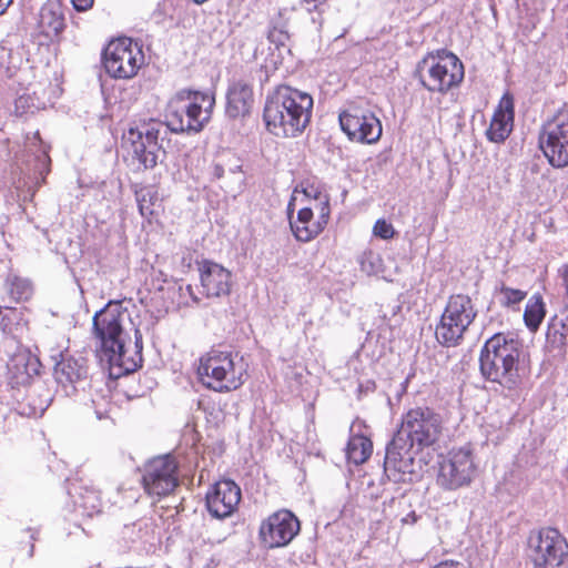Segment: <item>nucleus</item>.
Masks as SVG:
<instances>
[{
  "instance_id": "nucleus-59",
  "label": "nucleus",
  "mask_w": 568,
  "mask_h": 568,
  "mask_svg": "<svg viewBox=\"0 0 568 568\" xmlns=\"http://www.w3.org/2000/svg\"><path fill=\"white\" fill-rule=\"evenodd\" d=\"M447 565V561H440L439 564H436L433 566V568H443V566Z\"/></svg>"
},
{
  "instance_id": "nucleus-36",
  "label": "nucleus",
  "mask_w": 568,
  "mask_h": 568,
  "mask_svg": "<svg viewBox=\"0 0 568 568\" xmlns=\"http://www.w3.org/2000/svg\"><path fill=\"white\" fill-rule=\"evenodd\" d=\"M361 270L367 275H376L382 272L383 260L381 255L373 250H365L358 256Z\"/></svg>"
},
{
  "instance_id": "nucleus-16",
  "label": "nucleus",
  "mask_w": 568,
  "mask_h": 568,
  "mask_svg": "<svg viewBox=\"0 0 568 568\" xmlns=\"http://www.w3.org/2000/svg\"><path fill=\"white\" fill-rule=\"evenodd\" d=\"M241 497V488L234 480H217L205 495L206 509L214 518L230 517L237 509Z\"/></svg>"
},
{
  "instance_id": "nucleus-27",
  "label": "nucleus",
  "mask_w": 568,
  "mask_h": 568,
  "mask_svg": "<svg viewBox=\"0 0 568 568\" xmlns=\"http://www.w3.org/2000/svg\"><path fill=\"white\" fill-rule=\"evenodd\" d=\"M133 192L140 215L152 222L162 210V199L158 189L154 185L134 184Z\"/></svg>"
},
{
  "instance_id": "nucleus-62",
  "label": "nucleus",
  "mask_w": 568,
  "mask_h": 568,
  "mask_svg": "<svg viewBox=\"0 0 568 568\" xmlns=\"http://www.w3.org/2000/svg\"><path fill=\"white\" fill-rule=\"evenodd\" d=\"M34 138L38 139L41 142L39 132H36Z\"/></svg>"
},
{
  "instance_id": "nucleus-17",
  "label": "nucleus",
  "mask_w": 568,
  "mask_h": 568,
  "mask_svg": "<svg viewBox=\"0 0 568 568\" xmlns=\"http://www.w3.org/2000/svg\"><path fill=\"white\" fill-rule=\"evenodd\" d=\"M16 351L7 364L8 377L13 387L28 385L34 376L40 374L42 364L39 357L22 345L13 346Z\"/></svg>"
},
{
  "instance_id": "nucleus-47",
  "label": "nucleus",
  "mask_w": 568,
  "mask_h": 568,
  "mask_svg": "<svg viewBox=\"0 0 568 568\" xmlns=\"http://www.w3.org/2000/svg\"><path fill=\"white\" fill-rule=\"evenodd\" d=\"M77 366V371L73 369V375H75L77 379H82L88 376V365L85 362L78 364L77 361H73Z\"/></svg>"
},
{
  "instance_id": "nucleus-18",
  "label": "nucleus",
  "mask_w": 568,
  "mask_h": 568,
  "mask_svg": "<svg viewBox=\"0 0 568 568\" xmlns=\"http://www.w3.org/2000/svg\"><path fill=\"white\" fill-rule=\"evenodd\" d=\"M202 293L207 298L229 296L232 287V274L222 265L203 260L199 267Z\"/></svg>"
},
{
  "instance_id": "nucleus-14",
  "label": "nucleus",
  "mask_w": 568,
  "mask_h": 568,
  "mask_svg": "<svg viewBox=\"0 0 568 568\" xmlns=\"http://www.w3.org/2000/svg\"><path fill=\"white\" fill-rule=\"evenodd\" d=\"M338 120L342 131L351 141L372 144L381 139V121L366 108L352 103L339 113Z\"/></svg>"
},
{
  "instance_id": "nucleus-20",
  "label": "nucleus",
  "mask_w": 568,
  "mask_h": 568,
  "mask_svg": "<svg viewBox=\"0 0 568 568\" xmlns=\"http://www.w3.org/2000/svg\"><path fill=\"white\" fill-rule=\"evenodd\" d=\"M225 98V113L230 119L246 118L251 114L255 100L252 83L247 79L232 80Z\"/></svg>"
},
{
  "instance_id": "nucleus-5",
  "label": "nucleus",
  "mask_w": 568,
  "mask_h": 568,
  "mask_svg": "<svg viewBox=\"0 0 568 568\" xmlns=\"http://www.w3.org/2000/svg\"><path fill=\"white\" fill-rule=\"evenodd\" d=\"M414 77L428 92L445 95L460 85L465 69L455 53L439 49L428 52L417 63Z\"/></svg>"
},
{
  "instance_id": "nucleus-45",
  "label": "nucleus",
  "mask_w": 568,
  "mask_h": 568,
  "mask_svg": "<svg viewBox=\"0 0 568 568\" xmlns=\"http://www.w3.org/2000/svg\"><path fill=\"white\" fill-rule=\"evenodd\" d=\"M94 0H73V10L78 12L88 11L93 7Z\"/></svg>"
},
{
  "instance_id": "nucleus-6",
  "label": "nucleus",
  "mask_w": 568,
  "mask_h": 568,
  "mask_svg": "<svg viewBox=\"0 0 568 568\" xmlns=\"http://www.w3.org/2000/svg\"><path fill=\"white\" fill-rule=\"evenodd\" d=\"M478 311L467 294H452L435 328V338L443 347L459 346Z\"/></svg>"
},
{
  "instance_id": "nucleus-25",
  "label": "nucleus",
  "mask_w": 568,
  "mask_h": 568,
  "mask_svg": "<svg viewBox=\"0 0 568 568\" xmlns=\"http://www.w3.org/2000/svg\"><path fill=\"white\" fill-rule=\"evenodd\" d=\"M115 355H120L119 359L111 361L105 354H99L100 361L108 365L109 376L118 379L124 375L135 372L142 365V355L140 351H135L134 356H126L125 341L121 343V347H113Z\"/></svg>"
},
{
  "instance_id": "nucleus-35",
  "label": "nucleus",
  "mask_w": 568,
  "mask_h": 568,
  "mask_svg": "<svg viewBox=\"0 0 568 568\" xmlns=\"http://www.w3.org/2000/svg\"><path fill=\"white\" fill-rule=\"evenodd\" d=\"M293 566H312L316 564V550L312 542L301 545L290 556Z\"/></svg>"
},
{
  "instance_id": "nucleus-57",
  "label": "nucleus",
  "mask_w": 568,
  "mask_h": 568,
  "mask_svg": "<svg viewBox=\"0 0 568 568\" xmlns=\"http://www.w3.org/2000/svg\"><path fill=\"white\" fill-rule=\"evenodd\" d=\"M28 531L30 532V540L34 541L37 538H36V534H37V530H33V529H28Z\"/></svg>"
},
{
  "instance_id": "nucleus-29",
  "label": "nucleus",
  "mask_w": 568,
  "mask_h": 568,
  "mask_svg": "<svg viewBox=\"0 0 568 568\" xmlns=\"http://www.w3.org/2000/svg\"><path fill=\"white\" fill-rule=\"evenodd\" d=\"M290 18L286 9H280L268 21L267 40L277 49L286 47L291 34L288 32Z\"/></svg>"
},
{
  "instance_id": "nucleus-52",
  "label": "nucleus",
  "mask_w": 568,
  "mask_h": 568,
  "mask_svg": "<svg viewBox=\"0 0 568 568\" xmlns=\"http://www.w3.org/2000/svg\"><path fill=\"white\" fill-rule=\"evenodd\" d=\"M135 347L136 351H140V354L142 355V335L139 331L135 332Z\"/></svg>"
},
{
  "instance_id": "nucleus-33",
  "label": "nucleus",
  "mask_w": 568,
  "mask_h": 568,
  "mask_svg": "<svg viewBox=\"0 0 568 568\" xmlns=\"http://www.w3.org/2000/svg\"><path fill=\"white\" fill-rule=\"evenodd\" d=\"M51 358L54 361L53 376L59 385L67 388L71 383V357L68 349L52 352Z\"/></svg>"
},
{
  "instance_id": "nucleus-41",
  "label": "nucleus",
  "mask_w": 568,
  "mask_h": 568,
  "mask_svg": "<svg viewBox=\"0 0 568 568\" xmlns=\"http://www.w3.org/2000/svg\"><path fill=\"white\" fill-rule=\"evenodd\" d=\"M313 210L311 207H303L297 212V219L295 222L290 220L291 223H296L298 226H311L310 223L313 220Z\"/></svg>"
},
{
  "instance_id": "nucleus-51",
  "label": "nucleus",
  "mask_w": 568,
  "mask_h": 568,
  "mask_svg": "<svg viewBox=\"0 0 568 568\" xmlns=\"http://www.w3.org/2000/svg\"><path fill=\"white\" fill-rule=\"evenodd\" d=\"M257 72H258V81H260L261 85L263 87L266 82H268V78H270L267 67L261 65Z\"/></svg>"
},
{
  "instance_id": "nucleus-1",
  "label": "nucleus",
  "mask_w": 568,
  "mask_h": 568,
  "mask_svg": "<svg viewBox=\"0 0 568 568\" xmlns=\"http://www.w3.org/2000/svg\"><path fill=\"white\" fill-rule=\"evenodd\" d=\"M215 106L214 93L181 89L175 92L165 110V122L154 119L130 128L124 140L130 144L129 154L138 171L154 169L165 158L161 143L168 131L175 134H197L204 130Z\"/></svg>"
},
{
  "instance_id": "nucleus-15",
  "label": "nucleus",
  "mask_w": 568,
  "mask_h": 568,
  "mask_svg": "<svg viewBox=\"0 0 568 568\" xmlns=\"http://www.w3.org/2000/svg\"><path fill=\"white\" fill-rule=\"evenodd\" d=\"M301 530V523L290 509L283 508L271 514L261 523L258 536L267 548L287 546Z\"/></svg>"
},
{
  "instance_id": "nucleus-11",
  "label": "nucleus",
  "mask_w": 568,
  "mask_h": 568,
  "mask_svg": "<svg viewBox=\"0 0 568 568\" xmlns=\"http://www.w3.org/2000/svg\"><path fill=\"white\" fill-rule=\"evenodd\" d=\"M527 545L528 557L535 568H558L568 558V542L557 528L542 527L531 530Z\"/></svg>"
},
{
  "instance_id": "nucleus-24",
  "label": "nucleus",
  "mask_w": 568,
  "mask_h": 568,
  "mask_svg": "<svg viewBox=\"0 0 568 568\" xmlns=\"http://www.w3.org/2000/svg\"><path fill=\"white\" fill-rule=\"evenodd\" d=\"M65 28L63 8L60 0H48L40 10L39 29L49 39H54Z\"/></svg>"
},
{
  "instance_id": "nucleus-38",
  "label": "nucleus",
  "mask_w": 568,
  "mask_h": 568,
  "mask_svg": "<svg viewBox=\"0 0 568 568\" xmlns=\"http://www.w3.org/2000/svg\"><path fill=\"white\" fill-rule=\"evenodd\" d=\"M233 160H235V154L230 152L219 155L210 166L212 179H222L226 172V164H231Z\"/></svg>"
},
{
  "instance_id": "nucleus-49",
  "label": "nucleus",
  "mask_w": 568,
  "mask_h": 568,
  "mask_svg": "<svg viewBox=\"0 0 568 568\" xmlns=\"http://www.w3.org/2000/svg\"><path fill=\"white\" fill-rule=\"evenodd\" d=\"M242 168H243V165L241 164L240 159H237L236 156H235V160H233L231 162V164H226V171L232 174L241 173Z\"/></svg>"
},
{
  "instance_id": "nucleus-56",
  "label": "nucleus",
  "mask_w": 568,
  "mask_h": 568,
  "mask_svg": "<svg viewBox=\"0 0 568 568\" xmlns=\"http://www.w3.org/2000/svg\"><path fill=\"white\" fill-rule=\"evenodd\" d=\"M42 160H43V163L50 161V159L48 156V151L45 149L42 150Z\"/></svg>"
},
{
  "instance_id": "nucleus-19",
  "label": "nucleus",
  "mask_w": 568,
  "mask_h": 568,
  "mask_svg": "<svg viewBox=\"0 0 568 568\" xmlns=\"http://www.w3.org/2000/svg\"><path fill=\"white\" fill-rule=\"evenodd\" d=\"M515 100L510 92L504 93L490 120L485 135L489 142L504 143L514 130Z\"/></svg>"
},
{
  "instance_id": "nucleus-10",
  "label": "nucleus",
  "mask_w": 568,
  "mask_h": 568,
  "mask_svg": "<svg viewBox=\"0 0 568 568\" xmlns=\"http://www.w3.org/2000/svg\"><path fill=\"white\" fill-rule=\"evenodd\" d=\"M125 308L120 301H109L108 304L98 311L92 320L93 336L99 343V354H105L111 361L119 359L113 347H121L125 341L123 329V317Z\"/></svg>"
},
{
  "instance_id": "nucleus-54",
  "label": "nucleus",
  "mask_w": 568,
  "mask_h": 568,
  "mask_svg": "<svg viewBox=\"0 0 568 568\" xmlns=\"http://www.w3.org/2000/svg\"><path fill=\"white\" fill-rule=\"evenodd\" d=\"M182 265L186 266V267H191V264H192V254L189 253L186 256H183L182 257V261H181Z\"/></svg>"
},
{
  "instance_id": "nucleus-58",
  "label": "nucleus",
  "mask_w": 568,
  "mask_h": 568,
  "mask_svg": "<svg viewBox=\"0 0 568 568\" xmlns=\"http://www.w3.org/2000/svg\"><path fill=\"white\" fill-rule=\"evenodd\" d=\"M407 384H408V378H406V379L402 383V393H405V392H406Z\"/></svg>"
},
{
  "instance_id": "nucleus-22",
  "label": "nucleus",
  "mask_w": 568,
  "mask_h": 568,
  "mask_svg": "<svg viewBox=\"0 0 568 568\" xmlns=\"http://www.w3.org/2000/svg\"><path fill=\"white\" fill-rule=\"evenodd\" d=\"M568 346V315L552 316L547 325L546 349L554 357L565 359Z\"/></svg>"
},
{
  "instance_id": "nucleus-55",
  "label": "nucleus",
  "mask_w": 568,
  "mask_h": 568,
  "mask_svg": "<svg viewBox=\"0 0 568 568\" xmlns=\"http://www.w3.org/2000/svg\"><path fill=\"white\" fill-rule=\"evenodd\" d=\"M294 201L295 199L292 197L287 204V214L291 216V214L294 212Z\"/></svg>"
},
{
  "instance_id": "nucleus-9",
  "label": "nucleus",
  "mask_w": 568,
  "mask_h": 568,
  "mask_svg": "<svg viewBox=\"0 0 568 568\" xmlns=\"http://www.w3.org/2000/svg\"><path fill=\"white\" fill-rule=\"evenodd\" d=\"M538 145L554 169L568 166V106L564 104L540 128Z\"/></svg>"
},
{
  "instance_id": "nucleus-8",
  "label": "nucleus",
  "mask_w": 568,
  "mask_h": 568,
  "mask_svg": "<svg viewBox=\"0 0 568 568\" xmlns=\"http://www.w3.org/2000/svg\"><path fill=\"white\" fill-rule=\"evenodd\" d=\"M142 45L128 37L111 40L101 53V63L112 79L134 78L144 64Z\"/></svg>"
},
{
  "instance_id": "nucleus-28",
  "label": "nucleus",
  "mask_w": 568,
  "mask_h": 568,
  "mask_svg": "<svg viewBox=\"0 0 568 568\" xmlns=\"http://www.w3.org/2000/svg\"><path fill=\"white\" fill-rule=\"evenodd\" d=\"M331 214L329 199L324 196V200L318 204V219L311 226H298L296 223H291V230L298 242H310L317 237L326 227Z\"/></svg>"
},
{
  "instance_id": "nucleus-26",
  "label": "nucleus",
  "mask_w": 568,
  "mask_h": 568,
  "mask_svg": "<svg viewBox=\"0 0 568 568\" xmlns=\"http://www.w3.org/2000/svg\"><path fill=\"white\" fill-rule=\"evenodd\" d=\"M77 481L82 483V478H77ZM73 511L78 513L83 517H92L94 514L100 513L101 509V497L100 493L91 485L80 484L75 486L73 484Z\"/></svg>"
},
{
  "instance_id": "nucleus-40",
  "label": "nucleus",
  "mask_w": 568,
  "mask_h": 568,
  "mask_svg": "<svg viewBox=\"0 0 568 568\" xmlns=\"http://www.w3.org/2000/svg\"><path fill=\"white\" fill-rule=\"evenodd\" d=\"M373 233H374V235H376L383 240H388L394 236L395 230L390 223L386 222L383 219H379L376 221V223L373 227Z\"/></svg>"
},
{
  "instance_id": "nucleus-2",
  "label": "nucleus",
  "mask_w": 568,
  "mask_h": 568,
  "mask_svg": "<svg viewBox=\"0 0 568 568\" xmlns=\"http://www.w3.org/2000/svg\"><path fill=\"white\" fill-rule=\"evenodd\" d=\"M443 418L428 406L408 409L386 444L384 477L393 483H413L417 477L415 456L433 448L440 439Z\"/></svg>"
},
{
  "instance_id": "nucleus-60",
  "label": "nucleus",
  "mask_w": 568,
  "mask_h": 568,
  "mask_svg": "<svg viewBox=\"0 0 568 568\" xmlns=\"http://www.w3.org/2000/svg\"><path fill=\"white\" fill-rule=\"evenodd\" d=\"M207 0H193L194 3L196 4H202L204 2H206Z\"/></svg>"
},
{
  "instance_id": "nucleus-61",
  "label": "nucleus",
  "mask_w": 568,
  "mask_h": 568,
  "mask_svg": "<svg viewBox=\"0 0 568 568\" xmlns=\"http://www.w3.org/2000/svg\"><path fill=\"white\" fill-rule=\"evenodd\" d=\"M32 551H33V544L30 545L29 556L32 555Z\"/></svg>"
},
{
  "instance_id": "nucleus-3",
  "label": "nucleus",
  "mask_w": 568,
  "mask_h": 568,
  "mask_svg": "<svg viewBox=\"0 0 568 568\" xmlns=\"http://www.w3.org/2000/svg\"><path fill=\"white\" fill-rule=\"evenodd\" d=\"M478 364L484 381L497 384L506 397L518 394L529 375L523 343L509 332L495 333L485 341Z\"/></svg>"
},
{
  "instance_id": "nucleus-4",
  "label": "nucleus",
  "mask_w": 568,
  "mask_h": 568,
  "mask_svg": "<svg viewBox=\"0 0 568 568\" xmlns=\"http://www.w3.org/2000/svg\"><path fill=\"white\" fill-rule=\"evenodd\" d=\"M314 100L306 92L288 84H278L268 91L263 109V121L268 133L277 138H296L311 122Z\"/></svg>"
},
{
  "instance_id": "nucleus-42",
  "label": "nucleus",
  "mask_w": 568,
  "mask_h": 568,
  "mask_svg": "<svg viewBox=\"0 0 568 568\" xmlns=\"http://www.w3.org/2000/svg\"><path fill=\"white\" fill-rule=\"evenodd\" d=\"M376 387L377 385L374 379H367L365 382L359 383L357 388L358 398H361L363 395L374 393L376 390Z\"/></svg>"
},
{
  "instance_id": "nucleus-39",
  "label": "nucleus",
  "mask_w": 568,
  "mask_h": 568,
  "mask_svg": "<svg viewBox=\"0 0 568 568\" xmlns=\"http://www.w3.org/2000/svg\"><path fill=\"white\" fill-rule=\"evenodd\" d=\"M329 0H300L310 13H317L318 18L313 17V21L322 22L323 13L328 9Z\"/></svg>"
},
{
  "instance_id": "nucleus-7",
  "label": "nucleus",
  "mask_w": 568,
  "mask_h": 568,
  "mask_svg": "<svg viewBox=\"0 0 568 568\" xmlns=\"http://www.w3.org/2000/svg\"><path fill=\"white\" fill-rule=\"evenodd\" d=\"M235 356L231 352L212 349L205 357H202L197 368L201 383L219 393L235 390L244 383V368L235 363Z\"/></svg>"
},
{
  "instance_id": "nucleus-34",
  "label": "nucleus",
  "mask_w": 568,
  "mask_h": 568,
  "mask_svg": "<svg viewBox=\"0 0 568 568\" xmlns=\"http://www.w3.org/2000/svg\"><path fill=\"white\" fill-rule=\"evenodd\" d=\"M6 285L8 293L16 302L28 301L33 294L32 283L28 278L10 275Z\"/></svg>"
},
{
  "instance_id": "nucleus-44",
  "label": "nucleus",
  "mask_w": 568,
  "mask_h": 568,
  "mask_svg": "<svg viewBox=\"0 0 568 568\" xmlns=\"http://www.w3.org/2000/svg\"><path fill=\"white\" fill-rule=\"evenodd\" d=\"M180 296L184 297L187 295L193 303L199 304L200 297L194 293L193 286L191 284H187L184 288L180 285L179 286Z\"/></svg>"
},
{
  "instance_id": "nucleus-46",
  "label": "nucleus",
  "mask_w": 568,
  "mask_h": 568,
  "mask_svg": "<svg viewBox=\"0 0 568 568\" xmlns=\"http://www.w3.org/2000/svg\"><path fill=\"white\" fill-rule=\"evenodd\" d=\"M559 274L562 278V284L565 286V303H566V306L568 307V263L565 264L561 268H559Z\"/></svg>"
},
{
  "instance_id": "nucleus-23",
  "label": "nucleus",
  "mask_w": 568,
  "mask_h": 568,
  "mask_svg": "<svg viewBox=\"0 0 568 568\" xmlns=\"http://www.w3.org/2000/svg\"><path fill=\"white\" fill-rule=\"evenodd\" d=\"M27 324L21 311L12 307L1 310L0 331L4 335L6 348L21 345V339L28 329Z\"/></svg>"
},
{
  "instance_id": "nucleus-30",
  "label": "nucleus",
  "mask_w": 568,
  "mask_h": 568,
  "mask_svg": "<svg viewBox=\"0 0 568 568\" xmlns=\"http://www.w3.org/2000/svg\"><path fill=\"white\" fill-rule=\"evenodd\" d=\"M345 452L348 462L361 465L371 457L373 443L368 437L362 434L352 435L347 442Z\"/></svg>"
},
{
  "instance_id": "nucleus-37",
  "label": "nucleus",
  "mask_w": 568,
  "mask_h": 568,
  "mask_svg": "<svg viewBox=\"0 0 568 568\" xmlns=\"http://www.w3.org/2000/svg\"><path fill=\"white\" fill-rule=\"evenodd\" d=\"M36 101H37V99L29 93H23V94L19 95L14 100V114L17 116H22L28 113H33L34 110L39 109Z\"/></svg>"
},
{
  "instance_id": "nucleus-50",
  "label": "nucleus",
  "mask_w": 568,
  "mask_h": 568,
  "mask_svg": "<svg viewBox=\"0 0 568 568\" xmlns=\"http://www.w3.org/2000/svg\"><path fill=\"white\" fill-rule=\"evenodd\" d=\"M418 518L419 516L414 510H412L405 517L402 518V523L404 525H414L417 523Z\"/></svg>"
},
{
  "instance_id": "nucleus-43",
  "label": "nucleus",
  "mask_w": 568,
  "mask_h": 568,
  "mask_svg": "<svg viewBox=\"0 0 568 568\" xmlns=\"http://www.w3.org/2000/svg\"><path fill=\"white\" fill-rule=\"evenodd\" d=\"M78 185L79 189L83 190L81 196H85V194H89L91 191L95 190L97 182L93 181L92 179L87 180L80 175L78 178Z\"/></svg>"
},
{
  "instance_id": "nucleus-13",
  "label": "nucleus",
  "mask_w": 568,
  "mask_h": 568,
  "mask_svg": "<svg viewBox=\"0 0 568 568\" xmlns=\"http://www.w3.org/2000/svg\"><path fill=\"white\" fill-rule=\"evenodd\" d=\"M179 465L170 455L150 459L143 467L142 486L150 496L165 497L179 486Z\"/></svg>"
},
{
  "instance_id": "nucleus-32",
  "label": "nucleus",
  "mask_w": 568,
  "mask_h": 568,
  "mask_svg": "<svg viewBox=\"0 0 568 568\" xmlns=\"http://www.w3.org/2000/svg\"><path fill=\"white\" fill-rule=\"evenodd\" d=\"M494 296L498 300L499 305L503 308L518 312L520 310V303L527 297V292L513 288L500 282L495 286Z\"/></svg>"
},
{
  "instance_id": "nucleus-21",
  "label": "nucleus",
  "mask_w": 568,
  "mask_h": 568,
  "mask_svg": "<svg viewBox=\"0 0 568 568\" xmlns=\"http://www.w3.org/2000/svg\"><path fill=\"white\" fill-rule=\"evenodd\" d=\"M153 525L146 519H139L132 524L124 525L118 534L115 545L119 552L128 550H142L153 539Z\"/></svg>"
},
{
  "instance_id": "nucleus-12",
  "label": "nucleus",
  "mask_w": 568,
  "mask_h": 568,
  "mask_svg": "<svg viewBox=\"0 0 568 568\" xmlns=\"http://www.w3.org/2000/svg\"><path fill=\"white\" fill-rule=\"evenodd\" d=\"M473 453L470 444L448 452L447 458L439 464L437 483L442 488L455 490L470 484L476 469Z\"/></svg>"
},
{
  "instance_id": "nucleus-48",
  "label": "nucleus",
  "mask_w": 568,
  "mask_h": 568,
  "mask_svg": "<svg viewBox=\"0 0 568 568\" xmlns=\"http://www.w3.org/2000/svg\"><path fill=\"white\" fill-rule=\"evenodd\" d=\"M131 90H132V93H130L128 98L124 97V94H126V90L125 89L121 92L120 102H122V103H131V102H133V101H135L138 99L136 94L139 92V88L131 87Z\"/></svg>"
},
{
  "instance_id": "nucleus-53",
  "label": "nucleus",
  "mask_w": 568,
  "mask_h": 568,
  "mask_svg": "<svg viewBox=\"0 0 568 568\" xmlns=\"http://www.w3.org/2000/svg\"><path fill=\"white\" fill-rule=\"evenodd\" d=\"M13 0H0V14H2Z\"/></svg>"
},
{
  "instance_id": "nucleus-31",
  "label": "nucleus",
  "mask_w": 568,
  "mask_h": 568,
  "mask_svg": "<svg viewBox=\"0 0 568 568\" xmlns=\"http://www.w3.org/2000/svg\"><path fill=\"white\" fill-rule=\"evenodd\" d=\"M546 316V304L541 294L535 293L528 300L524 311V323L526 327L531 332L536 333Z\"/></svg>"
}]
</instances>
